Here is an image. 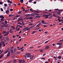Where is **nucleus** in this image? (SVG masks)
<instances>
[{
    "label": "nucleus",
    "instance_id": "nucleus-3",
    "mask_svg": "<svg viewBox=\"0 0 63 63\" xmlns=\"http://www.w3.org/2000/svg\"><path fill=\"white\" fill-rule=\"evenodd\" d=\"M48 15H43V16H45V18H48Z\"/></svg>",
    "mask_w": 63,
    "mask_h": 63
},
{
    "label": "nucleus",
    "instance_id": "nucleus-6",
    "mask_svg": "<svg viewBox=\"0 0 63 63\" xmlns=\"http://www.w3.org/2000/svg\"><path fill=\"white\" fill-rule=\"evenodd\" d=\"M30 14H25V16L26 17H28L29 16H30Z\"/></svg>",
    "mask_w": 63,
    "mask_h": 63
},
{
    "label": "nucleus",
    "instance_id": "nucleus-35",
    "mask_svg": "<svg viewBox=\"0 0 63 63\" xmlns=\"http://www.w3.org/2000/svg\"><path fill=\"white\" fill-rule=\"evenodd\" d=\"M16 48H14V52H16Z\"/></svg>",
    "mask_w": 63,
    "mask_h": 63
},
{
    "label": "nucleus",
    "instance_id": "nucleus-19",
    "mask_svg": "<svg viewBox=\"0 0 63 63\" xmlns=\"http://www.w3.org/2000/svg\"><path fill=\"white\" fill-rule=\"evenodd\" d=\"M8 51H9L8 50L4 52V54H6V53H7V52H8Z\"/></svg>",
    "mask_w": 63,
    "mask_h": 63
},
{
    "label": "nucleus",
    "instance_id": "nucleus-57",
    "mask_svg": "<svg viewBox=\"0 0 63 63\" xmlns=\"http://www.w3.org/2000/svg\"><path fill=\"white\" fill-rule=\"evenodd\" d=\"M61 46H59L58 47V48H61Z\"/></svg>",
    "mask_w": 63,
    "mask_h": 63
},
{
    "label": "nucleus",
    "instance_id": "nucleus-13",
    "mask_svg": "<svg viewBox=\"0 0 63 63\" xmlns=\"http://www.w3.org/2000/svg\"><path fill=\"white\" fill-rule=\"evenodd\" d=\"M9 10H7L6 11H5V13L6 14H8V13H9Z\"/></svg>",
    "mask_w": 63,
    "mask_h": 63
},
{
    "label": "nucleus",
    "instance_id": "nucleus-29",
    "mask_svg": "<svg viewBox=\"0 0 63 63\" xmlns=\"http://www.w3.org/2000/svg\"><path fill=\"white\" fill-rule=\"evenodd\" d=\"M57 14L58 15H60V11H59L57 13Z\"/></svg>",
    "mask_w": 63,
    "mask_h": 63
},
{
    "label": "nucleus",
    "instance_id": "nucleus-50",
    "mask_svg": "<svg viewBox=\"0 0 63 63\" xmlns=\"http://www.w3.org/2000/svg\"><path fill=\"white\" fill-rule=\"evenodd\" d=\"M18 20L17 21V22H18L20 20V19L18 18Z\"/></svg>",
    "mask_w": 63,
    "mask_h": 63
},
{
    "label": "nucleus",
    "instance_id": "nucleus-64",
    "mask_svg": "<svg viewBox=\"0 0 63 63\" xmlns=\"http://www.w3.org/2000/svg\"><path fill=\"white\" fill-rule=\"evenodd\" d=\"M33 48V47H30V48Z\"/></svg>",
    "mask_w": 63,
    "mask_h": 63
},
{
    "label": "nucleus",
    "instance_id": "nucleus-63",
    "mask_svg": "<svg viewBox=\"0 0 63 63\" xmlns=\"http://www.w3.org/2000/svg\"><path fill=\"white\" fill-rule=\"evenodd\" d=\"M16 37V36L15 35H13V38H15V37Z\"/></svg>",
    "mask_w": 63,
    "mask_h": 63
},
{
    "label": "nucleus",
    "instance_id": "nucleus-55",
    "mask_svg": "<svg viewBox=\"0 0 63 63\" xmlns=\"http://www.w3.org/2000/svg\"><path fill=\"white\" fill-rule=\"evenodd\" d=\"M25 61L24 60H23V63H25Z\"/></svg>",
    "mask_w": 63,
    "mask_h": 63
},
{
    "label": "nucleus",
    "instance_id": "nucleus-17",
    "mask_svg": "<svg viewBox=\"0 0 63 63\" xmlns=\"http://www.w3.org/2000/svg\"><path fill=\"white\" fill-rule=\"evenodd\" d=\"M11 28H12V29H13V30H15V29H16V28H15V27L13 26H12Z\"/></svg>",
    "mask_w": 63,
    "mask_h": 63
},
{
    "label": "nucleus",
    "instance_id": "nucleus-30",
    "mask_svg": "<svg viewBox=\"0 0 63 63\" xmlns=\"http://www.w3.org/2000/svg\"><path fill=\"white\" fill-rule=\"evenodd\" d=\"M19 63H21L22 62V60H19Z\"/></svg>",
    "mask_w": 63,
    "mask_h": 63
},
{
    "label": "nucleus",
    "instance_id": "nucleus-61",
    "mask_svg": "<svg viewBox=\"0 0 63 63\" xmlns=\"http://www.w3.org/2000/svg\"><path fill=\"white\" fill-rule=\"evenodd\" d=\"M29 25H33V24L31 23L30 24H29Z\"/></svg>",
    "mask_w": 63,
    "mask_h": 63
},
{
    "label": "nucleus",
    "instance_id": "nucleus-32",
    "mask_svg": "<svg viewBox=\"0 0 63 63\" xmlns=\"http://www.w3.org/2000/svg\"><path fill=\"white\" fill-rule=\"evenodd\" d=\"M22 12V11H19L18 12V14H21V12Z\"/></svg>",
    "mask_w": 63,
    "mask_h": 63
},
{
    "label": "nucleus",
    "instance_id": "nucleus-20",
    "mask_svg": "<svg viewBox=\"0 0 63 63\" xmlns=\"http://www.w3.org/2000/svg\"><path fill=\"white\" fill-rule=\"evenodd\" d=\"M53 17L51 15V16H49L48 17L49 19H50L51 18H52V17Z\"/></svg>",
    "mask_w": 63,
    "mask_h": 63
},
{
    "label": "nucleus",
    "instance_id": "nucleus-31",
    "mask_svg": "<svg viewBox=\"0 0 63 63\" xmlns=\"http://www.w3.org/2000/svg\"><path fill=\"white\" fill-rule=\"evenodd\" d=\"M7 25H6V24L4 25V27H5L6 28H8Z\"/></svg>",
    "mask_w": 63,
    "mask_h": 63
},
{
    "label": "nucleus",
    "instance_id": "nucleus-5",
    "mask_svg": "<svg viewBox=\"0 0 63 63\" xmlns=\"http://www.w3.org/2000/svg\"><path fill=\"white\" fill-rule=\"evenodd\" d=\"M45 47L46 49H48L49 48V47L48 46H46Z\"/></svg>",
    "mask_w": 63,
    "mask_h": 63
},
{
    "label": "nucleus",
    "instance_id": "nucleus-7",
    "mask_svg": "<svg viewBox=\"0 0 63 63\" xmlns=\"http://www.w3.org/2000/svg\"><path fill=\"white\" fill-rule=\"evenodd\" d=\"M20 16V15H17L15 16V17L17 18L19 16Z\"/></svg>",
    "mask_w": 63,
    "mask_h": 63
},
{
    "label": "nucleus",
    "instance_id": "nucleus-40",
    "mask_svg": "<svg viewBox=\"0 0 63 63\" xmlns=\"http://www.w3.org/2000/svg\"><path fill=\"white\" fill-rule=\"evenodd\" d=\"M8 22H7V21H5V24H7L8 23Z\"/></svg>",
    "mask_w": 63,
    "mask_h": 63
},
{
    "label": "nucleus",
    "instance_id": "nucleus-44",
    "mask_svg": "<svg viewBox=\"0 0 63 63\" xmlns=\"http://www.w3.org/2000/svg\"><path fill=\"white\" fill-rule=\"evenodd\" d=\"M3 51H4V50H2L1 51L0 53V54H1V53H2L3 52Z\"/></svg>",
    "mask_w": 63,
    "mask_h": 63
},
{
    "label": "nucleus",
    "instance_id": "nucleus-16",
    "mask_svg": "<svg viewBox=\"0 0 63 63\" xmlns=\"http://www.w3.org/2000/svg\"><path fill=\"white\" fill-rule=\"evenodd\" d=\"M58 59H61V56H58Z\"/></svg>",
    "mask_w": 63,
    "mask_h": 63
},
{
    "label": "nucleus",
    "instance_id": "nucleus-52",
    "mask_svg": "<svg viewBox=\"0 0 63 63\" xmlns=\"http://www.w3.org/2000/svg\"><path fill=\"white\" fill-rule=\"evenodd\" d=\"M30 11H31L32 12H33V11H34V10H32V9H30Z\"/></svg>",
    "mask_w": 63,
    "mask_h": 63
},
{
    "label": "nucleus",
    "instance_id": "nucleus-62",
    "mask_svg": "<svg viewBox=\"0 0 63 63\" xmlns=\"http://www.w3.org/2000/svg\"><path fill=\"white\" fill-rule=\"evenodd\" d=\"M12 16V15L11 14V15H9V16Z\"/></svg>",
    "mask_w": 63,
    "mask_h": 63
},
{
    "label": "nucleus",
    "instance_id": "nucleus-42",
    "mask_svg": "<svg viewBox=\"0 0 63 63\" xmlns=\"http://www.w3.org/2000/svg\"><path fill=\"white\" fill-rule=\"evenodd\" d=\"M0 20H1V21H4L3 18H1L0 19Z\"/></svg>",
    "mask_w": 63,
    "mask_h": 63
},
{
    "label": "nucleus",
    "instance_id": "nucleus-10",
    "mask_svg": "<svg viewBox=\"0 0 63 63\" xmlns=\"http://www.w3.org/2000/svg\"><path fill=\"white\" fill-rule=\"evenodd\" d=\"M7 2L8 3H12V1H10V0H7Z\"/></svg>",
    "mask_w": 63,
    "mask_h": 63
},
{
    "label": "nucleus",
    "instance_id": "nucleus-24",
    "mask_svg": "<svg viewBox=\"0 0 63 63\" xmlns=\"http://www.w3.org/2000/svg\"><path fill=\"white\" fill-rule=\"evenodd\" d=\"M38 23H39V24H38L39 25H41V22L39 21Z\"/></svg>",
    "mask_w": 63,
    "mask_h": 63
},
{
    "label": "nucleus",
    "instance_id": "nucleus-26",
    "mask_svg": "<svg viewBox=\"0 0 63 63\" xmlns=\"http://www.w3.org/2000/svg\"><path fill=\"white\" fill-rule=\"evenodd\" d=\"M9 32L10 33H13V32H12V30H10L9 31Z\"/></svg>",
    "mask_w": 63,
    "mask_h": 63
},
{
    "label": "nucleus",
    "instance_id": "nucleus-22",
    "mask_svg": "<svg viewBox=\"0 0 63 63\" xmlns=\"http://www.w3.org/2000/svg\"><path fill=\"white\" fill-rule=\"evenodd\" d=\"M36 16V17H38V18H40V17H41V16Z\"/></svg>",
    "mask_w": 63,
    "mask_h": 63
},
{
    "label": "nucleus",
    "instance_id": "nucleus-60",
    "mask_svg": "<svg viewBox=\"0 0 63 63\" xmlns=\"http://www.w3.org/2000/svg\"><path fill=\"white\" fill-rule=\"evenodd\" d=\"M53 16H54V17H55L56 16L54 14L53 15Z\"/></svg>",
    "mask_w": 63,
    "mask_h": 63
},
{
    "label": "nucleus",
    "instance_id": "nucleus-4",
    "mask_svg": "<svg viewBox=\"0 0 63 63\" xmlns=\"http://www.w3.org/2000/svg\"><path fill=\"white\" fill-rule=\"evenodd\" d=\"M10 51H9L7 54L6 56H7V57H9V56L10 55Z\"/></svg>",
    "mask_w": 63,
    "mask_h": 63
},
{
    "label": "nucleus",
    "instance_id": "nucleus-43",
    "mask_svg": "<svg viewBox=\"0 0 63 63\" xmlns=\"http://www.w3.org/2000/svg\"><path fill=\"white\" fill-rule=\"evenodd\" d=\"M34 14L35 15H39V14H38V13H34Z\"/></svg>",
    "mask_w": 63,
    "mask_h": 63
},
{
    "label": "nucleus",
    "instance_id": "nucleus-15",
    "mask_svg": "<svg viewBox=\"0 0 63 63\" xmlns=\"http://www.w3.org/2000/svg\"><path fill=\"white\" fill-rule=\"evenodd\" d=\"M0 18H4L5 17H4V16L2 15L0 16Z\"/></svg>",
    "mask_w": 63,
    "mask_h": 63
},
{
    "label": "nucleus",
    "instance_id": "nucleus-8",
    "mask_svg": "<svg viewBox=\"0 0 63 63\" xmlns=\"http://www.w3.org/2000/svg\"><path fill=\"white\" fill-rule=\"evenodd\" d=\"M35 26V25H33L31 27H30V29H31L32 28H34V27Z\"/></svg>",
    "mask_w": 63,
    "mask_h": 63
},
{
    "label": "nucleus",
    "instance_id": "nucleus-23",
    "mask_svg": "<svg viewBox=\"0 0 63 63\" xmlns=\"http://www.w3.org/2000/svg\"><path fill=\"white\" fill-rule=\"evenodd\" d=\"M43 49H40V51L41 52H43Z\"/></svg>",
    "mask_w": 63,
    "mask_h": 63
},
{
    "label": "nucleus",
    "instance_id": "nucleus-18",
    "mask_svg": "<svg viewBox=\"0 0 63 63\" xmlns=\"http://www.w3.org/2000/svg\"><path fill=\"white\" fill-rule=\"evenodd\" d=\"M4 56V55L3 54L1 55L0 56V59H1V58H2Z\"/></svg>",
    "mask_w": 63,
    "mask_h": 63
},
{
    "label": "nucleus",
    "instance_id": "nucleus-28",
    "mask_svg": "<svg viewBox=\"0 0 63 63\" xmlns=\"http://www.w3.org/2000/svg\"><path fill=\"white\" fill-rule=\"evenodd\" d=\"M31 16H35V14H34L33 13H32L31 14Z\"/></svg>",
    "mask_w": 63,
    "mask_h": 63
},
{
    "label": "nucleus",
    "instance_id": "nucleus-37",
    "mask_svg": "<svg viewBox=\"0 0 63 63\" xmlns=\"http://www.w3.org/2000/svg\"><path fill=\"white\" fill-rule=\"evenodd\" d=\"M60 18H59L58 19V20H59V22H61V20L60 19H59Z\"/></svg>",
    "mask_w": 63,
    "mask_h": 63
},
{
    "label": "nucleus",
    "instance_id": "nucleus-53",
    "mask_svg": "<svg viewBox=\"0 0 63 63\" xmlns=\"http://www.w3.org/2000/svg\"><path fill=\"white\" fill-rule=\"evenodd\" d=\"M10 11H11V12H12V11H13V9H10Z\"/></svg>",
    "mask_w": 63,
    "mask_h": 63
},
{
    "label": "nucleus",
    "instance_id": "nucleus-27",
    "mask_svg": "<svg viewBox=\"0 0 63 63\" xmlns=\"http://www.w3.org/2000/svg\"><path fill=\"white\" fill-rule=\"evenodd\" d=\"M16 59H14L13 62L14 63H16Z\"/></svg>",
    "mask_w": 63,
    "mask_h": 63
},
{
    "label": "nucleus",
    "instance_id": "nucleus-46",
    "mask_svg": "<svg viewBox=\"0 0 63 63\" xmlns=\"http://www.w3.org/2000/svg\"><path fill=\"white\" fill-rule=\"evenodd\" d=\"M42 23H44V20H43L42 21Z\"/></svg>",
    "mask_w": 63,
    "mask_h": 63
},
{
    "label": "nucleus",
    "instance_id": "nucleus-11",
    "mask_svg": "<svg viewBox=\"0 0 63 63\" xmlns=\"http://www.w3.org/2000/svg\"><path fill=\"white\" fill-rule=\"evenodd\" d=\"M62 44V42H61V43H57V44L58 45H60V46H61V45Z\"/></svg>",
    "mask_w": 63,
    "mask_h": 63
},
{
    "label": "nucleus",
    "instance_id": "nucleus-39",
    "mask_svg": "<svg viewBox=\"0 0 63 63\" xmlns=\"http://www.w3.org/2000/svg\"><path fill=\"white\" fill-rule=\"evenodd\" d=\"M31 2H32V0H30L29 1V2L30 3Z\"/></svg>",
    "mask_w": 63,
    "mask_h": 63
},
{
    "label": "nucleus",
    "instance_id": "nucleus-12",
    "mask_svg": "<svg viewBox=\"0 0 63 63\" xmlns=\"http://www.w3.org/2000/svg\"><path fill=\"white\" fill-rule=\"evenodd\" d=\"M10 52L11 53H13V52H14V50H13V49H10Z\"/></svg>",
    "mask_w": 63,
    "mask_h": 63
},
{
    "label": "nucleus",
    "instance_id": "nucleus-34",
    "mask_svg": "<svg viewBox=\"0 0 63 63\" xmlns=\"http://www.w3.org/2000/svg\"><path fill=\"white\" fill-rule=\"evenodd\" d=\"M3 4V2L2 1L0 2V5H2Z\"/></svg>",
    "mask_w": 63,
    "mask_h": 63
},
{
    "label": "nucleus",
    "instance_id": "nucleus-59",
    "mask_svg": "<svg viewBox=\"0 0 63 63\" xmlns=\"http://www.w3.org/2000/svg\"><path fill=\"white\" fill-rule=\"evenodd\" d=\"M11 4H13V3H10V4H8V5H9V6H11Z\"/></svg>",
    "mask_w": 63,
    "mask_h": 63
},
{
    "label": "nucleus",
    "instance_id": "nucleus-9",
    "mask_svg": "<svg viewBox=\"0 0 63 63\" xmlns=\"http://www.w3.org/2000/svg\"><path fill=\"white\" fill-rule=\"evenodd\" d=\"M9 32H7L4 35V36H7V35H8V34H9Z\"/></svg>",
    "mask_w": 63,
    "mask_h": 63
},
{
    "label": "nucleus",
    "instance_id": "nucleus-49",
    "mask_svg": "<svg viewBox=\"0 0 63 63\" xmlns=\"http://www.w3.org/2000/svg\"><path fill=\"white\" fill-rule=\"evenodd\" d=\"M57 18H61V17H60L58 16H57Z\"/></svg>",
    "mask_w": 63,
    "mask_h": 63
},
{
    "label": "nucleus",
    "instance_id": "nucleus-1",
    "mask_svg": "<svg viewBox=\"0 0 63 63\" xmlns=\"http://www.w3.org/2000/svg\"><path fill=\"white\" fill-rule=\"evenodd\" d=\"M26 55H28V57H30V59L31 60H32V59H33V57H34V56L33 55L31 56H30V55H31V54L30 53H26Z\"/></svg>",
    "mask_w": 63,
    "mask_h": 63
},
{
    "label": "nucleus",
    "instance_id": "nucleus-36",
    "mask_svg": "<svg viewBox=\"0 0 63 63\" xmlns=\"http://www.w3.org/2000/svg\"><path fill=\"white\" fill-rule=\"evenodd\" d=\"M4 5L5 7H6L7 6V4H4Z\"/></svg>",
    "mask_w": 63,
    "mask_h": 63
},
{
    "label": "nucleus",
    "instance_id": "nucleus-33",
    "mask_svg": "<svg viewBox=\"0 0 63 63\" xmlns=\"http://www.w3.org/2000/svg\"><path fill=\"white\" fill-rule=\"evenodd\" d=\"M30 19H33V17H30L29 18Z\"/></svg>",
    "mask_w": 63,
    "mask_h": 63
},
{
    "label": "nucleus",
    "instance_id": "nucleus-51",
    "mask_svg": "<svg viewBox=\"0 0 63 63\" xmlns=\"http://www.w3.org/2000/svg\"><path fill=\"white\" fill-rule=\"evenodd\" d=\"M1 27H5V25H1Z\"/></svg>",
    "mask_w": 63,
    "mask_h": 63
},
{
    "label": "nucleus",
    "instance_id": "nucleus-56",
    "mask_svg": "<svg viewBox=\"0 0 63 63\" xmlns=\"http://www.w3.org/2000/svg\"><path fill=\"white\" fill-rule=\"evenodd\" d=\"M1 10L2 12H3V9L2 8H1Z\"/></svg>",
    "mask_w": 63,
    "mask_h": 63
},
{
    "label": "nucleus",
    "instance_id": "nucleus-45",
    "mask_svg": "<svg viewBox=\"0 0 63 63\" xmlns=\"http://www.w3.org/2000/svg\"><path fill=\"white\" fill-rule=\"evenodd\" d=\"M20 2H23V0H20Z\"/></svg>",
    "mask_w": 63,
    "mask_h": 63
},
{
    "label": "nucleus",
    "instance_id": "nucleus-21",
    "mask_svg": "<svg viewBox=\"0 0 63 63\" xmlns=\"http://www.w3.org/2000/svg\"><path fill=\"white\" fill-rule=\"evenodd\" d=\"M1 43L2 45H3V44H5V42L3 41H2L1 42Z\"/></svg>",
    "mask_w": 63,
    "mask_h": 63
},
{
    "label": "nucleus",
    "instance_id": "nucleus-38",
    "mask_svg": "<svg viewBox=\"0 0 63 63\" xmlns=\"http://www.w3.org/2000/svg\"><path fill=\"white\" fill-rule=\"evenodd\" d=\"M6 33V31H4L2 32V34H5Z\"/></svg>",
    "mask_w": 63,
    "mask_h": 63
},
{
    "label": "nucleus",
    "instance_id": "nucleus-14",
    "mask_svg": "<svg viewBox=\"0 0 63 63\" xmlns=\"http://www.w3.org/2000/svg\"><path fill=\"white\" fill-rule=\"evenodd\" d=\"M5 38L6 41H9V39L8 37H6Z\"/></svg>",
    "mask_w": 63,
    "mask_h": 63
},
{
    "label": "nucleus",
    "instance_id": "nucleus-58",
    "mask_svg": "<svg viewBox=\"0 0 63 63\" xmlns=\"http://www.w3.org/2000/svg\"><path fill=\"white\" fill-rule=\"evenodd\" d=\"M21 49V51H23V50H24V49Z\"/></svg>",
    "mask_w": 63,
    "mask_h": 63
},
{
    "label": "nucleus",
    "instance_id": "nucleus-41",
    "mask_svg": "<svg viewBox=\"0 0 63 63\" xmlns=\"http://www.w3.org/2000/svg\"><path fill=\"white\" fill-rule=\"evenodd\" d=\"M40 25H39L38 24L36 26V27H40V26H39Z\"/></svg>",
    "mask_w": 63,
    "mask_h": 63
},
{
    "label": "nucleus",
    "instance_id": "nucleus-48",
    "mask_svg": "<svg viewBox=\"0 0 63 63\" xmlns=\"http://www.w3.org/2000/svg\"><path fill=\"white\" fill-rule=\"evenodd\" d=\"M47 43H48V41H47L44 43V44H47Z\"/></svg>",
    "mask_w": 63,
    "mask_h": 63
},
{
    "label": "nucleus",
    "instance_id": "nucleus-25",
    "mask_svg": "<svg viewBox=\"0 0 63 63\" xmlns=\"http://www.w3.org/2000/svg\"><path fill=\"white\" fill-rule=\"evenodd\" d=\"M35 31H33L32 32V34H35Z\"/></svg>",
    "mask_w": 63,
    "mask_h": 63
},
{
    "label": "nucleus",
    "instance_id": "nucleus-47",
    "mask_svg": "<svg viewBox=\"0 0 63 63\" xmlns=\"http://www.w3.org/2000/svg\"><path fill=\"white\" fill-rule=\"evenodd\" d=\"M3 47H5V46H6V45H5V43H4V44H3Z\"/></svg>",
    "mask_w": 63,
    "mask_h": 63
},
{
    "label": "nucleus",
    "instance_id": "nucleus-54",
    "mask_svg": "<svg viewBox=\"0 0 63 63\" xmlns=\"http://www.w3.org/2000/svg\"><path fill=\"white\" fill-rule=\"evenodd\" d=\"M35 13H39V12L37 11H35Z\"/></svg>",
    "mask_w": 63,
    "mask_h": 63
},
{
    "label": "nucleus",
    "instance_id": "nucleus-2",
    "mask_svg": "<svg viewBox=\"0 0 63 63\" xmlns=\"http://www.w3.org/2000/svg\"><path fill=\"white\" fill-rule=\"evenodd\" d=\"M30 28H28V27H26L25 28H24L23 29V30H29V31L30 32Z\"/></svg>",
    "mask_w": 63,
    "mask_h": 63
}]
</instances>
